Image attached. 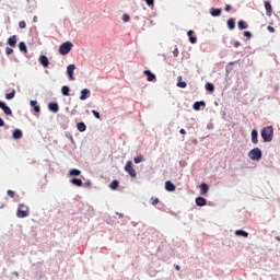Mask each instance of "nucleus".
Here are the masks:
<instances>
[{
  "label": "nucleus",
  "mask_w": 280,
  "mask_h": 280,
  "mask_svg": "<svg viewBox=\"0 0 280 280\" xmlns=\"http://www.w3.org/2000/svg\"><path fill=\"white\" fill-rule=\"evenodd\" d=\"M260 135L265 143H269V141H273L275 129L272 126H267L261 129Z\"/></svg>",
  "instance_id": "nucleus-1"
},
{
  "label": "nucleus",
  "mask_w": 280,
  "mask_h": 280,
  "mask_svg": "<svg viewBox=\"0 0 280 280\" xmlns=\"http://www.w3.org/2000/svg\"><path fill=\"white\" fill-rule=\"evenodd\" d=\"M28 215H30V208L24 203H20L18 207L16 217L22 219Z\"/></svg>",
  "instance_id": "nucleus-2"
},
{
  "label": "nucleus",
  "mask_w": 280,
  "mask_h": 280,
  "mask_svg": "<svg viewBox=\"0 0 280 280\" xmlns=\"http://www.w3.org/2000/svg\"><path fill=\"white\" fill-rule=\"evenodd\" d=\"M71 49H73V44L71 42H67L65 44H61L59 47V54L61 56H67L69 52H71Z\"/></svg>",
  "instance_id": "nucleus-3"
},
{
  "label": "nucleus",
  "mask_w": 280,
  "mask_h": 280,
  "mask_svg": "<svg viewBox=\"0 0 280 280\" xmlns=\"http://www.w3.org/2000/svg\"><path fill=\"white\" fill-rule=\"evenodd\" d=\"M261 155L262 153L259 148H255L248 153L249 159L253 161H259L261 159Z\"/></svg>",
  "instance_id": "nucleus-4"
},
{
  "label": "nucleus",
  "mask_w": 280,
  "mask_h": 280,
  "mask_svg": "<svg viewBox=\"0 0 280 280\" xmlns=\"http://www.w3.org/2000/svg\"><path fill=\"white\" fill-rule=\"evenodd\" d=\"M125 171L132 177H137V171L133 170L132 167V162L131 161H128L126 166H125Z\"/></svg>",
  "instance_id": "nucleus-5"
},
{
  "label": "nucleus",
  "mask_w": 280,
  "mask_h": 280,
  "mask_svg": "<svg viewBox=\"0 0 280 280\" xmlns=\"http://www.w3.org/2000/svg\"><path fill=\"white\" fill-rule=\"evenodd\" d=\"M39 65H42V67H44L45 69L49 67V59L46 55L39 56Z\"/></svg>",
  "instance_id": "nucleus-6"
},
{
  "label": "nucleus",
  "mask_w": 280,
  "mask_h": 280,
  "mask_svg": "<svg viewBox=\"0 0 280 280\" xmlns=\"http://www.w3.org/2000/svg\"><path fill=\"white\" fill-rule=\"evenodd\" d=\"M7 44L12 47V48H15L16 45H18V36L16 35H13L11 37L8 38L7 40Z\"/></svg>",
  "instance_id": "nucleus-7"
},
{
  "label": "nucleus",
  "mask_w": 280,
  "mask_h": 280,
  "mask_svg": "<svg viewBox=\"0 0 280 280\" xmlns=\"http://www.w3.org/2000/svg\"><path fill=\"white\" fill-rule=\"evenodd\" d=\"M0 108L4 112L7 116H10L13 114L12 109L5 105V103L0 101Z\"/></svg>",
  "instance_id": "nucleus-8"
},
{
  "label": "nucleus",
  "mask_w": 280,
  "mask_h": 280,
  "mask_svg": "<svg viewBox=\"0 0 280 280\" xmlns=\"http://www.w3.org/2000/svg\"><path fill=\"white\" fill-rule=\"evenodd\" d=\"M265 10H266L267 16H272L273 9H272V4H270V2L265 1Z\"/></svg>",
  "instance_id": "nucleus-9"
},
{
  "label": "nucleus",
  "mask_w": 280,
  "mask_h": 280,
  "mask_svg": "<svg viewBox=\"0 0 280 280\" xmlns=\"http://www.w3.org/2000/svg\"><path fill=\"white\" fill-rule=\"evenodd\" d=\"M73 71H75V65H69L67 68V74L69 77V80H74Z\"/></svg>",
  "instance_id": "nucleus-10"
},
{
  "label": "nucleus",
  "mask_w": 280,
  "mask_h": 280,
  "mask_svg": "<svg viewBox=\"0 0 280 280\" xmlns=\"http://www.w3.org/2000/svg\"><path fill=\"white\" fill-rule=\"evenodd\" d=\"M176 186L171 182V180H166L165 182V190L168 192H173L175 191Z\"/></svg>",
  "instance_id": "nucleus-11"
},
{
  "label": "nucleus",
  "mask_w": 280,
  "mask_h": 280,
  "mask_svg": "<svg viewBox=\"0 0 280 280\" xmlns=\"http://www.w3.org/2000/svg\"><path fill=\"white\" fill-rule=\"evenodd\" d=\"M144 75H147L148 82H154V80H156L155 74L152 73L150 70H144Z\"/></svg>",
  "instance_id": "nucleus-12"
},
{
  "label": "nucleus",
  "mask_w": 280,
  "mask_h": 280,
  "mask_svg": "<svg viewBox=\"0 0 280 280\" xmlns=\"http://www.w3.org/2000/svg\"><path fill=\"white\" fill-rule=\"evenodd\" d=\"M90 94H91V91L89 89H83L81 91L80 100L81 101L88 100Z\"/></svg>",
  "instance_id": "nucleus-13"
},
{
  "label": "nucleus",
  "mask_w": 280,
  "mask_h": 280,
  "mask_svg": "<svg viewBox=\"0 0 280 280\" xmlns=\"http://www.w3.org/2000/svg\"><path fill=\"white\" fill-rule=\"evenodd\" d=\"M208 191H209V185L207 183H202L200 185V195L205 196L208 194Z\"/></svg>",
  "instance_id": "nucleus-14"
},
{
  "label": "nucleus",
  "mask_w": 280,
  "mask_h": 280,
  "mask_svg": "<svg viewBox=\"0 0 280 280\" xmlns=\"http://www.w3.org/2000/svg\"><path fill=\"white\" fill-rule=\"evenodd\" d=\"M48 108L50 112L57 114L59 112V105L57 103H49Z\"/></svg>",
  "instance_id": "nucleus-15"
},
{
  "label": "nucleus",
  "mask_w": 280,
  "mask_h": 280,
  "mask_svg": "<svg viewBox=\"0 0 280 280\" xmlns=\"http://www.w3.org/2000/svg\"><path fill=\"white\" fill-rule=\"evenodd\" d=\"M252 142L257 145L258 143V131L256 129L252 130Z\"/></svg>",
  "instance_id": "nucleus-16"
},
{
  "label": "nucleus",
  "mask_w": 280,
  "mask_h": 280,
  "mask_svg": "<svg viewBox=\"0 0 280 280\" xmlns=\"http://www.w3.org/2000/svg\"><path fill=\"white\" fill-rule=\"evenodd\" d=\"M70 183L77 187H82L83 186V180L81 178H71Z\"/></svg>",
  "instance_id": "nucleus-17"
},
{
  "label": "nucleus",
  "mask_w": 280,
  "mask_h": 280,
  "mask_svg": "<svg viewBox=\"0 0 280 280\" xmlns=\"http://www.w3.org/2000/svg\"><path fill=\"white\" fill-rule=\"evenodd\" d=\"M196 205H197V207H205L207 205V199H205L202 197H197Z\"/></svg>",
  "instance_id": "nucleus-18"
},
{
  "label": "nucleus",
  "mask_w": 280,
  "mask_h": 280,
  "mask_svg": "<svg viewBox=\"0 0 280 280\" xmlns=\"http://www.w3.org/2000/svg\"><path fill=\"white\" fill-rule=\"evenodd\" d=\"M13 138H14L15 140L22 139V138H23V132H22V130L15 129V130L13 131Z\"/></svg>",
  "instance_id": "nucleus-19"
},
{
  "label": "nucleus",
  "mask_w": 280,
  "mask_h": 280,
  "mask_svg": "<svg viewBox=\"0 0 280 280\" xmlns=\"http://www.w3.org/2000/svg\"><path fill=\"white\" fill-rule=\"evenodd\" d=\"M228 28L230 31H233L235 28V20L234 19H229L226 22Z\"/></svg>",
  "instance_id": "nucleus-20"
},
{
  "label": "nucleus",
  "mask_w": 280,
  "mask_h": 280,
  "mask_svg": "<svg viewBox=\"0 0 280 280\" xmlns=\"http://www.w3.org/2000/svg\"><path fill=\"white\" fill-rule=\"evenodd\" d=\"M77 128H78V131H80V132H85L86 131V125L83 121L78 122Z\"/></svg>",
  "instance_id": "nucleus-21"
},
{
  "label": "nucleus",
  "mask_w": 280,
  "mask_h": 280,
  "mask_svg": "<svg viewBox=\"0 0 280 280\" xmlns=\"http://www.w3.org/2000/svg\"><path fill=\"white\" fill-rule=\"evenodd\" d=\"M210 14H211V16H221L222 10L221 9H211Z\"/></svg>",
  "instance_id": "nucleus-22"
},
{
  "label": "nucleus",
  "mask_w": 280,
  "mask_h": 280,
  "mask_svg": "<svg viewBox=\"0 0 280 280\" xmlns=\"http://www.w3.org/2000/svg\"><path fill=\"white\" fill-rule=\"evenodd\" d=\"M194 32L192 31H188L187 35L189 37V42L194 45L197 43V38L192 36Z\"/></svg>",
  "instance_id": "nucleus-23"
},
{
  "label": "nucleus",
  "mask_w": 280,
  "mask_h": 280,
  "mask_svg": "<svg viewBox=\"0 0 280 280\" xmlns=\"http://www.w3.org/2000/svg\"><path fill=\"white\" fill-rule=\"evenodd\" d=\"M177 80H178L177 86H179V88H182V89H185V88L187 86V83L184 82V81H182V80H183V77H182V75H179V77L177 78Z\"/></svg>",
  "instance_id": "nucleus-24"
},
{
  "label": "nucleus",
  "mask_w": 280,
  "mask_h": 280,
  "mask_svg": "<svg viewBox=\"0 0 280 280\" xmlns=\"http://www.w3.org/2000/svg\"><path fill=\"white\" fill-rule=\"evenodd\" d=\"M15 95H16V91H15V90H12L11 93L5 94V98H7L8 101H10V100H13V98L15 97Z\"/></svg>",
  "instance_id": "nucleus-25"
},
{
  "label": "nucleus",
  "mask_w": 280,
  "mask_h": 280,
  "mask_svg": "<svg viewBox=\"0 0 280 280\" xmlns=\"http://www.w3.org/2000/svg\"><path fill=\"white\" fill-rule=\"evenodd\" d=\"M234 234H236L237 236L248 237V233L243 230H236Z\"/></svg>",
  "instance_id": "nucleus-26"
},
{
  "label": "nucleus",
  "mask_w": 280,
  "mask_h": 280,
  "mask_svg": "<svg viewBox=\"0 0 280 280\" xmlns=\"http://www.w3.org/2000/svg\"><path fill=\"white\" fill-rule=\"evenodd\" d=\"M201 106H203V107L206 106L205 102H196L194 104V109L199 110Z\"/></svg>",
  "instance_id": "nucleus-27"
},
{
  "label": "nucleus",
  "mask_w": 280,
  "mask_h": 280,
  "mask_svg": "<svg viewBox=\"0 0 280 280\" xmlns=\"http://www.w3.org/2000/svg\"><path fill=\"white\" fill-rule=\"evenodd\" d=\"M119 187V182L117 179H114L110 184L112 190H116Z\"/></svg>",
  "instance_id": "nucleus-28"
},
{
  "label": "nucleus",
  "mask_w": 280,
  "mask_h": 280,
  "mask_svg": "<svg viewBox=\"0 0 280 280\" xmlns=\"http://www.w3.org/2000/svg\"><path fill=\"white\" fill-rule=\"evenodd\" d=\"M240 30H246L248 27L247 23L243 20L238 22Z\"/></svg>",
  "instance_id": "nucleus-29"
},
{
  "label": "nucleus",
  "mask_w": 280,
  "mask_h": 280,
  "mask_svg": "<svg viewBox=\"0 0 280 280\" xmlns=\"http://www.w3.org/2000/svg\"><path fill=\"white\" fill-rule=\"evenodd\" d=\"M19 49H20V51H24V52H27V46H26V44L25 43H20L19 44Z\"/></svg>",
  "instance_id": "nucleus-30"
},
{
  "label": "nucleus",
  "mask_w": 280,
  "mask_h": 280,
  "mask_svg": "<svg viewBox=\"0 0 280 280\" xmlns=\"http://www.w3.org/2000/svg\"><path fill=\"white\" fill-rule=\"evenodd\" d=\"M69 91H71L67 85H63L61 89V93L63 96H68L69 95Z\"/></svg>",
  "instance_id": "nucleus-31"
},
{
  "label": "nucleus",
  "mask_w": 280,
  "mask_h": 280,
  "mask_svg": "<svg viewBox=\"0 0 280 280\" xmlns=\"http://www.w3.org/2000/svg\"><path fill=\"white\" fill-rule=\"evenodd\" d=\"M133 162H135L136 164H139V163L143 162V155H138V156H136V158L133 159Z\"/></svg>",
  "instance_id": "nucleus-32"
},
{
  "label": "nucleus",
  "mask_w": 280,
  "mask_h": 280,
  "mask_svg": "<svg viewBox=\"0 0 280 280\" xmlns=\"http://www.w3.org/2000/svg\"><path fill=\"white\" fill-rule=\"evenodd\" d=\"M69 173L71 176H80L81 175V171H79V170H71Z\"/></svg>",
  "instance_id": "nucleus-33"
},
{
  "label": "nucleus",
  "mask_w": 280,
  "mask_h": 280,
  "mask_svg": "<svg viewBox=\"0 0 280 280\" xmlns=\"http://www.w3.org/2000/svg\"><path fill=\"white\" fill-rule=\"evenodd\" d=\"M206 90L209 91V92H213L214 91V85L211 84V83H207L206 84Z\"/></svg>",
  "instance_id": "nucleus-34"
},
{
  "label": "nucleus",
  "mask_w": 280,
  "mask_h": 280,
  "mask_svg": "<svg viewBox=\"0 0 280 280\" xmlns=\"http://www.w3.org/2000/svg\"><path fill=\"white\" fill-rule=\"evenodd\" d=\"M7 195H8L11 199H14V198H15V191L12 190V189H9V190L7 191Z\"/></svg>",
  "instance_id": "nucleus-35"
},
{
  "label": "nucleus",
  "mask_w": 280,
  "mask_h": 280,
  "mask_svg": "<svg viewBox=\"0 0 280 280\" xmlns=\"http://www.w3.org/2000/svg\"><path fill=\"white\" fill-rule=\"evenodd\" d=\"M92 114H93V116H94L96 119H100V118H101V114H100V112H96V109H92Z\"/></svg>",
  "instance_id": "nucleus-36"
},
{
  "label": "nucleus",
  "mask_w": 280,
  "mask_h": 280,
  "mask_svg": "<svg viewBox=\"0 0 280 280\" xmlns=\"http://www.w3.org/2000/svg\"><path fill=\"white\" fill-rule=\"evenodd\" d=\"M151 203H152L153 206H156V205L160 203V199L152 197V198H151Z\"/></svg>",
  "instance_id": "nucleus-37"
},
{
  "label": "nucleus",
  "mask_w": 280,
  "mask_h": 280,
  "mask_svg": "<svg viewBox=\"0 0 280 280\" xmlns=\"http://www.w3.org/2000/svg\"><path fill=\"white\" fill-rule=\"evenodd\" d=\"M14 52V49L13 48H5V54L7 56H10Z\"/></svg>",
  "instance_id": "nucleus-38"
},
{
  "label": "nucleus",
  "mask_w": 280,
  "mask_h": 280,
  "mask_svg": "<svg viewBox=\"0 0 280 280\" xmlns=\"http://www.w3.org/2000/svg\"><path fill=\"white\" fill-rule=\"evenodd\" d=\"M19 27L20 28H26V22L25 21L19 22Z\"/></svg>",
  "instance_id": "nucleus-39"
},
{
  "label": "nucleus",
  "mask_w": 280,
  "mask_h": 280,
  "mask_svg": "<svg viewBox=\"0 0 280 280\" xmlns=\"http://www.w3.org/2000/svg\"><path fill=\"white\" fill-rule=\"evenodd\" d=\"M148 7H154V0H145Z\"/></svg>",
  "instance_id": "nucleus-40"
},
{
  "label": "nucleus",
  "mask_w": 280,
  "mask_h": 280,
  "mask_svg": "<svg viewBox=\"0 0 280 280\" xmlns=\"http://www.w3.org/2000/svg\"><path fill=\"white\" fill-rule=\"evenodd\" d=\"M130 20L129 15L128 14H124L122 15V21L124 22H128Z\"/></svg>",
  "instance_id": "nucleus-41"
},
{
  "label": "nucleus",
  "mask_w": 280,
  "mask_h": 280,
  "mask_svg": "<svg viewBox=\"0 0 280 280\" xmlns=\"http://www.w3.org/2000/svg\"><path fill=\"white\" fill-rule=\"evenodd\" d=\"M173 54H174V57H178V55H179L178 48H175V49L173 50Z\"/></svg>",
  "instance_id": "nucleus-42"
},
{
  "label": "nucleus",
  "mask_w": 280,
  "mask_h": 280,
  "mask_svg": "<svg viewBox=\"0 0 280 280\" xmlns=\"http://www.w3.org/2000/svg\"><path fill=\"white\" fill-rule=\"evenodd\" d=\"M37 104H38V103H37L36 101H31V102H30V105H31L33 108L36 107Z\"/></svg>",
  "instance_id": "nucleus-43"
},
{
  "label": "nucleus",
  "mask_w": 280,
  "mask_h": 280,
  "mask_svg": "<svg viewBox=\"0 0 280 280\" xmlns=\"http://www.w3.org/2000/svg\"><path fill=\"white\" fill-rule=\"evenodd\" d=\"M67 138L73 143V136L71 133H67Z\"/></svg>",
  "instance_id": "nucleus-44"
},
{
  "label": "nucleus",
  "mask_w": 280,
  "mask_h": 280,
  "mask_svg": "<svg viewBox=\"0 0 280 280\" xmlns=\"http://www.w3.org/2000/svg\"><path fill=\"white\" fill-rule=\"evenodd\" d=\"M224 11H225V12H230V11H231V5H230V4H226L225 8H224Z\"/></svg>",
  "instance_id": "nucleus-45"
},
{
  "label": "nucleus",
  "mask_w": 280,
  "mask_h": 280,
  "mask_svg": "<svg viewBox=\"0 0 280 280\" xmlns=\"http://www.w3.org/2000/svg\"><path fill=\"white\" fill-rule=\"evenodd\" d=\"M267 30H268L270 33H275V32H276L275 27H272V26H268Z\"/></svg>",
  "instance_id": "nucleus-46"
},
{
  "label": "nucleus",
  "mask_w": 280,
  "mask_h": 280,
  "mask_svg": "<svg viewBox=\"0 0 280 280\" xmlns=\"http://www.w3.org/2000/svg\"><path fill=\"white\" fill-rule=\"evenodd\" d=\"M244 36L250 38L252 34H250V32H244Z\"/></svg>",
  "instance_id": "nucleus-47"
},
{
  "label": "nucleus",
  "mask_w": 280,
  "mask_h": 280,
  "mask_svg": "<svg viewBox=\"0 0 280 280\" xmlns=\"http://www.w3.org/2000/svg\"><path fill=\"white\" fill-rule=\"evenodd\" d=\"M34 112H35V113H40V107H39V106H35V107H34Z\"/></svg>",
  "instance_id": "nucleus-48"
},
{
  "label": "nucleus",
  "mask_w": 280,
  "mask_h": 280,
  "mask_svg": "<svg viewBox=\"0 0 280 280\" xmlns=\"http://www.w3.org/2000/svg\"><path fill=\"white\" fill-rule=\"evenodd\" d=\"M5 126V121L0 117V127Z\"/></svg>",
  "instance_id": "nucleus-49"
},
{
  "label": "nucleus",
  "mask_w": 280,
  "mask_h": 280,
  "mask_svg": "<svg viewBox=\"0 0 280 280\" xmlns=\"http://www.w3.org/2000/svg\"><path fill=\"white\" fill-rule=\"evenodd\" d=\"M180 135L185 136L186 135V130L184 128L180 129L179 131Z\"/></svg>",
  "instance_id": "nucleus-50"
},
{
  "label": "nucleus",
  "mask_w": 280,
  "mask_h": 280,
  "mask_svg": "<svg viewBox=\"0 0 280 280\" xmlns=\"http://www.w3.org/2000/svg\"><path fill=\"white\" fill-rule=\"evenodd\" d=\"M241 46V43L240 42H236L235 44H234V48H238Z\"/></svg>",
  "instance_id": "nucleus-51"
},
{
  "label": "nucleus",
  "mask_w": 280,
  "mask_h": 280,
  "mask_svg": "<svg viewBox=\"0 0 280 280\" xmlns=\"http://www.w3.org/2000/svg\"><path fill=\"white\" fill-rule=\"evenodd\" d=\"M175 269H176V270H180L179 265H176V266H175Z\"/></svg>",
  "instance_id": "nucleus-52"
},
{
  "label": "nucleus",
  "mask_w": 280,
  "mask_h": 280,
  "mask_svg": "<svg viewBox=\"0 0 280 280\" xmlns=\"http://www.w3.org/2000/svg\"><path fill=\"white\" fill-rule=\"evenodd\" d=\"M36 21H37V18H36V16H34V18H33V22H36Z\"/></svg>",
  "instance_id": "nucleus-53"
},
{
  "label": "nucleus",
  "mask_w": 280,
  "mask_h": 280,
  "mask_svg": "<svg viewBox=\"0 0 280 280\" xmlns=\"http://www.w3.org/2000/svg\"><path fill=\"white\" fill-rule=\"evenodd\" d=\"M276 240H277V241H280V236H276Z\"/></svg>",
  "instance_id": "nucleus-54"
}]
</instances>
